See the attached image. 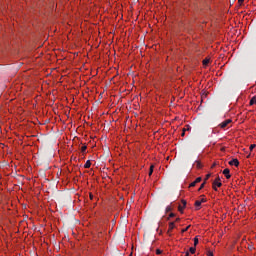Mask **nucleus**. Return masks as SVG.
I'll list each match as a JSON object with an SVG mask.
<instances>
[{
    "label": "nucleus",
    "mask_w": 256,
    "mask_h": 256,
    "mask_svg": "<svg viewBox=\"0 0 256 256\" xmlns=\"http://www.w3.org/2000/svg\"><path fill=\"white\" fill-rule=\"evenodd\" d=\"M200 202H201V203H207V199L202 198V199L200 200Z\"/></svg>",
    "instance_id": "bb28decb"
},
{
    "label": "nucleus",
    "mask_w": 256,
    "mask_h": 256,
    "mask_svg": "<svg viewBox=\"0 0 256 256\" xmlns=\"http://www.w3.org/2000/svg\"><path fill=\"white\" fill-rule=\"evenodd\" d=\"M195 185H197V182H196V181L192 182V183L189 185V187H195Z\"/></svg>",
    "instance_id": "b1692460"
},
{
    "label": "nucleus",
    "mask_w": 256,
    "mask_h": 256,
    "mask_svg": "<svg viewBox=\"0 0 256 256\" xmlns=\"http://www.w3.org/2000/svg\"><path fill=\"white\" fill-rule=\"evenodd\" d=\"M230 173H231V171L228 168L223 170V175H225L226 179H231Z\"/></svg>",
    "instance_id": "f03ea898"
},
{
    "label": "nucleus",
    "mask_w": 256,
    "mask_h": 256,
    "mask_svg": "<svg viewBox=\"0 0 256 256\" xmlns=\"http://www.w3.org/2000/svg\"><path fill=\"white\" fill-rule=\"evenodd\" d=\"M194 205H195L197 211H199V209H201V202L199 200H197Z\"/></svg>",
    "instance_id": "0eeeda50"
},
{
    "label": "nucleus",
    "mask_w": 256,
    "mask_h": 256,
    "mask_svg": "<svg viewBox=\"0 0 256 256\" xmlns=\"http://www.w3.org/2000/svg\"><path fill=\"white\" fill-rule=\"evenodd\" d=\"M171 217H175V213H170L167 220L169 221V219H171Z\"/></svg>",
    "instance_id": "6ab92c4d"
},
{
    "label": "nucleus",
    "mask_w": 256,
    "mask_h": 256,
    "mask_svg": "<svg viewBox=\"0 0 256 256\" xmlns=\"http://www.w3.org/2000/svg\"><path fill=\"white\" fill-rule=\"evenodd\" d=\"M189 129H191V128H187L188 131H189Z\"/></svg>",
    "instance_id": "473e14b6"
},
{
    "label": "nucleus",
    "mask_w": 256,
    "mask_h": 256,
    "mask_svg": "<svg viewBox=\"0 0 256 256\" xmlns=\"http://www.w3.org/2000/svg\"><path fill=\"white\" fill-rule=\"evenodd\" d=\"M205 182H203L201 185H200V187H199V189H198V191H201L202 189H204L205 188Z\"/></svg>",
    "instance_id": "2eb2a0df"
},
{
    "label": "nucleus",
    "mask_w": 256,
    "mask_h": 256,
    "mask_svg": "<svg viewBox=\"0 0 256 256\" xmlns=\"http://www.w3.org/2000/svg\"><path fill=\"white\" fill-rule=\"evenodd\" d=\"M229 123H231V119H227L224 122L219 124V127H221V129H225V127H227V125H229Z\"/></svg>",
    "instance_id": "f257e3e1"
},
{
    "label": "nucleus",
    "mask_w": 256,
    "mask_h": 256,
    "mask_svg": "<svg viewBox=\"0 0 256 256\" xmlns=\"http://www.w3.org/2000/svg\"><path fill=\"white\" fill-rule=\"evenodd\" d=\"M250 105H256V98L253 97L251 100H250Z\"/></svg>",
    "instance_id": "f8f14e48"
},
{
    "label": "nucleus",
    "mask_w": 256,
    "mask_h": 256,
    "mask_svg": "<svg viewBox=\"0 0 256 256\" xmlns=\"http://www.w3.org/2000/svg\"><path fill=\"white\" fill-rule=\"evenodd\" d=\"M199 245V238L195 237L194 238V246L197 247Z\"/></svg>",
    "instance_id": "9d476101"
},
{
    "label": "nucleus",
    "mask_w": 256,
    "mask_h": 256,
    "mask_svg": "<svg viewBox=\"0 0 256 256\" xmlns=\"http://www.w3.org/2000/svg\"><path fill=\"white\" fill-rule=\"evenodd\" d=\"M229 165H234V167H239V160L237 158L232 159Z\"/></svg>",
    "instance_id": "7ed1b4c3"
},
{
    "label": "nucleus",
    "mask_w": 256,
    "mask_h": 256,
    "mask_svg": "<svg viewBox=\"0 0 256 256\" xmlns=\"http://www.w3.org/2000/svg\"><path fill=\"white\" fill-rule=\"evenodd\" d=\"M243 1H245V0H238V3H243Z\"/></svg>",
    "instance_id": "7c9ffc66"
},
{
    "label": "nucleus",
    "mask_w": 256,
    "mask_h": 256,
    "mask_svg": "<svg viewBox=\"0 0 256 256\" xmlns=\"http://www.w3.org/2000/svg\"><path fill=\"white\" fill-rule=\"evenodd\" d=\"M172 210L171 206L166 207V213H169Z\"/></svg>",
    "instance_id": "5701e85b"
},
{
    "label": "nucleus",
    "mask_w": 256,
    "mask_h": 256,
    "mask_svg": "<svg viewBox=\"0 0 256 256\" xmlns=\"http://www.w3.org/2000/svg\"><path fill=\"white\" fill-rule=\"evenodd\" d=\"M212 189H214V191H217V185L212 184Z\"/></svg>",
    "instance_id": "a878e982"
},
{
    "label": "nucleus",
    "mask_w": 256,
    "mask_h": 256,
    "mask_svg": "<svg viewBox=\"0 0 256 256\" xmlns=\"http://www.w3.org/2000/svg\"><path fill=\"white\" fill-rule=\"evenodd\" d=\"M189 227H191V225H189L186 228L182 229V233H186V231H189Z\"/></svg>",
    "instance_id": "a211bd4d"
},
{
    "label": "nucleus",
    "mask_w": 256,
    "mask_h": 256,
    "mask_svg": "<svg viewBox=\"0 0 256 256\" xmlns=\"http://www.w3.org/2000/svg\"><path fill=\"white\" fill-rule=\"evenodd\" d=\"M182 205H183V207H187V201L182 200Z\"/></svg>",
    "instance_id": "393cba45"
},
{
    "label": "nucleus",
    "mask_w": 256,
    "mask_h": 256,
    "mask_svg": "<svg viewBox=\"0 0 256 256\" xmlns=\"http://www.w3.org/2000/svg\"><path fill=\"white\" fill-rule=\"evenodd\" d=\"M185 256H189V252H186Z\"/></svg>",
    "instance_id": "2f4dec72"
},
{
    "label": "nucleus",
    "mask_w": 256,
    "mask_h": 256,
    "mask_svg": "<svg viewBox=\"0 0 256 256\" xmlns=\"http://www.w3.org/2000/svg\"><path fill=\"white\" fill-rule=\"evenodd\" d=\"M255 147H256V145H255V144H251V145H250V148H249V149H250V151H253Z\"/></svg>",
    "instance_id": "412c9836"
},
{
    "label": "nucleus",
    "mask_w": 256,
    "mask_h": 256,
    "mask_svg": "<svg viewBox=\"0 0 256 256\" xmlns=\"http://www.w3.org/2000/svg\"><path fill=\"white\" fill-rule=\"evenodd\" d=\"M155 166L151 165L150 166V170H149V176L151 177V175H153V169Z\"/></svg>",
    "instance_id": "ddd939ff"
},
{
    "label": "nucleus",
    "mask_w": 256,
    "mask_h": 256,
    "mask_svg": "<svg viewBox=\"0 0 256 256\" xmlns=\"http://www.w3.org/2000/svg\"><path fill=\"white\" fill-rule=\"evenodd\" d=\"M194 181L196 182V184H197V183H201L202 178H201V177H198V178H196Z\"/></svg>",
    "instance_id": "f3484780"
},
{
    "label": "nucleus",
    "mask_w": 256,
    "mask_h": 256,
    "mask_svg": "<svg viewBox=\"0 0 256 256\" xmlns=\"http://www.w3.org/2000/svg\"><path fill=\"white\" fill-rule=\"evenodd\" d=\"M212 185H217L218 187H221L223 183H221V178L217 177Z\"/></svg>",
    "instance_id": "20e7f679"
},
{
    "label": "nucleus",
    "mask_w": 256,
    "mask_h": 256,
    "mask_svg": "<svg viewBox=\"0 0 256 256\" xmlns=\"http://www.w3.org/2000/svg\"><path fill=\"white\" fill-rule=\"evenodd\" d=\"M175 229V222H170L169 223V228H168V234L171 233Z\"/></svg>",
    "instance_id": "39448f33"
},
{
    "label": "nucleus",
    "mask_w": 256,
    "mask_h": 256,
    "mask_svg": "<svg viewBox=\"0 0 256 256\" xmlns=\"http://www.w3.org/2000/svg\"><path fill=\"white\" fill-rule=\"evenodd\" d=\"M179 221H181V218H176L175 219V223H179Z\"/></svg>",
    "instance_id": "c85d7f7f"
},
{
    "label": "nucleus",
    "mask_w": 256,
    "mask_h": 256,
    "mask_svg": "<svg viewBox=\"0 0 256 256\" xmlns=\"http://www.w3.org/2000/svg\"><path fill=\"white\" fill-rule=\"evenodd\" d=\"M210 177H211V173L207 174L204 179V183H207V181L210 179Z\"/></svg>",
    "instance_id": "4468645a"
},
{
    "label": "nucleus",
    "mask_w": 256,
    "mask_h": 256,
    "mask_svg": "<svg viewBox=\"0 0 256 256\" xmlns=\"http://www.w3.org/2000/svg\"><path fill=\"white\" fill-rule=\"evenodd\" d=\"M181 135H182V137H185V129L183 130Z\"/></svg>",
    "instance_id": "c756f323"
},
{
    "label": "nucleus",
    "mask_w": 256,
    "mask_h": 256,
    "mask_svg": "<svg viewBox=\"0 0 256 256\" xmlns=\"http://www.w3.org/2000/svg\"><path fill=\"white\" fill-rule=\"evenodd\" d=\"M194 165L196 166L197 169H201V167H203V166L201 165V162H200V161H197V160L195 161Z\"/></svg>",
    "instance_id": "6e6552de"
},
{
    "label": "nucleus",
    "mask_w": 256,
    "mask_h": 256,
    "mask_svg": "<svg viewBox=\"0 0 256 256\" xmlns=\"http://www.w3.org/2000/svg\"><path fill=\"white\" fill-rule=\"evenodd\" d=\"M85 151H87V146L84 145V146L81 147V152L85 153Z\"/></svg>",
    "instance_id": "dca6fc26"
},
{
    "label": "nucleus",
    "mask_w": 256,
    "mask_h": 256,
    "mask_svg": "<svg viewBox=\"0 0 256 256\" xmlns=\"http://www.w3.org/2000/svg\"><path fill=\"white\" fill-rule=\"evenodd\" d=\"M202 63L204 67H207L209 65V58H205Z\"/></svg>",
    "instance_id": "1a4fd4ad"
},
{
    "label": "nucleus",
    "mask_w": 256,
    "mask_h": 256,
    "mask_svg": "<svg viewBox=\"0 0 256 256\" xmlns=\"http://www.w3.org/2000/svg\"><path fill=\"white\" fill-rule=\"evenodd\" d=\"M185 207H183V206H179L178 207V211H180V213H183V209H184Z\"/></svg>",
    "instance_id": "4be33fe9"
},
{
    "label": "nucleus",
    "mask_w": 256,
    "mask_h": 256,
    "mask_svg": "<svg viewBox=\"0 0 256 256\" xmlns=\"http://www.w3.org/2000/svg\"><path fill=\"white\" fill-rule=\"evenodd\" d=\"M91 167V160H87L84 164V169H89Z\"/></svg>",
    "instance_id": "423d86ee"
},
{
    "label": "nucleus",
    "mask_w": 256,
    "mask_h": 256,
    "mask_svg": "<svg viewBox=\"0 0 256 256\" xmlns=\"http://www.w3.org/2000/svg\"><path fill=\"white\" fill-rule=\"evenodd\" d=\"M207 256H213V252L208 251Z\"/></svg>",
    "instance_id": "cd10ccee"
},
{
    "label": "nucleus",
    "mask_w": 256,
    "mask_h": 256,
    "mask_svg": "<svg viewBox=\"0 0 256 256\" xmlns=\"http://www.w3.org/2000/svg\"><path fill=\"white\" fill-rule=\"evenodd\" d=\"M196 250H197V249H196L195 247H190L189 252H190L192 255H194V253H195Z\"/></svg>",
    "instance_id": "9b49d317"
},
{
    "label": "nucleus",
    "mask_w": 256,
    "mask_h": 256,
    "mask_svg": "<svg viewBox=\"0 0 256 256\" xmlns=\"http://www.w3.org/2000/svg\"><path fill=\"white\" fill-rule=\"evenodd\" d=\"M161 253H163V251L161 249L156 250V255H161Z\"/></svg>",
    "instance_id": "aec40b11"
}]
</instances>
